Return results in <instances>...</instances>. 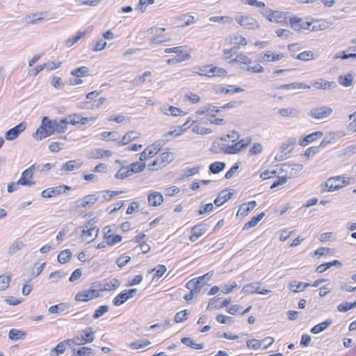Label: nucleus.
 Returning <instances> with one entry per match:
<instances>
[{"label": "nucleus", "mask_w": 356, "mask_h": 356, "mask_svg": "<svg viewBox=\"0 0 356 356\" xmlns=\"http://www.w3.org/2000/svg\"><path fill=\"white\" fill-rule=\"evenodd\" d=\"M263 151V147L261 143H255L253 144L252 147L249 150L250 155H256L261 153Z\"/></svg>", "instance_id": "obj_64"}, {"label": "nucleus", "mask_w": 356, "mask_h": 356, "mask_svg": "<svg viewBox=\"0 0 356 356\" xmlns=\"http://www.w3.org/2000/svg\"><path fill=\"white\" fill-rule=\"evenodd\" d=\"M283 58H284V54L282 53L274 54L271 51H267L266 54H264V56L262 57V60H263V61H267V62L277 61V60H281Z\"/></svg>", "instance_id": "obj_36"}, {"label": "nucleus", "mask_w": 356, "mask_h": 356, "mask_svg": "<svg viewBox=\"0 0 356 356\" xmlns=\"http://www.w3.org/2000/svg\"><path fill=\"white\" fill-rule=\"evenodd\" d=\"M285 19V14L280 11H273L269 21L275 23H282Z\"/></svg>", "instance_id": "obj_48"}, {"label": "nucleus", "mask_w": 356, "mask_h": 356, "mask_svg": "<svg viewBox=\"0 0 356 356\" xmlns=\"http://www.w3.org/2000/svg\"><path fill=\"white\" fill-rule=\"evenodd\" d=\"M333 112L332 108L321 106L316 108H313L309 111V115L312 118L317 120H323L329 117Z\"/></svg>", "instance_id": "obj_2"}, {"label": "nucleus", "mask_w": 356, "mask_h": 356, "mask_svg": "<svg viewBox=\"0 0 356 356\" xmlns=\"http://www.w3.org/2000/svg\"><path fill=\"white\" fill-rule=\"evenodd\" d=\"M303 169V165L299 163L295 164H289V163H284L281 167V172L284 173L286 177L288 178H291L296 176L298 172L302 171Z\"/></svg>", "instance_id": "obj_5"}, {"label": "nucleus", "mask_w": 356, "mask_h": 356, "mask_svg": "<svg viewBox=\"0 0 356 356\" xmlns=\"http://www.w3.org/2000/svg\"><path fill=\"white\" fill-rule=\"evenodd\" d=\"M109 309L108 306L102 305L95 311L93 318L97 319L104 315Z\"/></svg>", "instance_id": "obj_58"}, {"label": "nucleus", "mask_w": 356, "mask_h": 356, "mask_svg": "<svg viewBox=\"0 0 356 356\" xmlns=\"http://www.w3.org/2000/svg\"><path fill=\"white\" fill-rule=\"evenodd\" d=\"M161 143L156 141L154 144L146 147L140 156V161H143L149 158L153 157L161 149Z\"/></svg>", "instance_id": "obj_8"}, {"label": "nucleus", "mask_w": 356, "mask_h": 356, "mask_svg": "<svg viewBox=\"0 0 356 356\" xmlns=\"http://www.w3.org/2000/svg\"><path fill=\"white\" fill-rule=\"evenodd\" d=\"M63 120L66 122V127H67L68 124H72L74 126H80L83 125L88 123V118H82L80 115L73 114L69 115Z\"/></svg>", "instance_id": "obj_10"}, {"label": "nucleus", "mask_w": 356, "mask_h": 356, "mask_svg": "<svg viewBox=\"0 0 356 356\" xmlns=\"http://www.w3.org/2000/svg\"><path fill=\"white\" fill-rule=\"evenodd\" d=\"M226 145L224 143H218V142H213L210 151L215 154H218L220 152L225 153V148Z\"/></svg>", "instance_id": "obj_49"}, {"label": "nucleus", "mask_w": 356, "mask_h": 356, "mask_svg": "<svg viewBox=\"0 0 356 356\" xmlns=\"http://www.w3.org/2000/svg\"><path fill=\"white\" fill-rule=\"evenodd\" d=\"M102 137L106 140H115L118 138L117 131H104L101 134Z\"/></svg>", "instance_id": "obj_62"}, {"label": "nucleus", "mask_w": 356, "mask_h": 356, "mask_svg": "<svg viewBox=\"0 0 356 356\" xmlns=\"http://www.w3.org/2000/svg\"><path fill=\"white\" fill-rule=\"evenodd\" d=\"M339 84L344 87H349L353 85V76L350 74L339 76L338 78Z\"/></svg>", "instance_id": "obj_41"}, {"label": "nucleus", "mask_w": 356, "mask_h": 356, "mask_svg": "<svg viewBox=\"0 0 356 356\" xmlns=\"http://www.w3.org/2000/svg\"><path fill=\"white\" fill-rule=\"evenodd\" d=\"M323 134L322 131H315L307 136H306L302 140L299 142L300 146H306L309 143H311L316 140L318 138L323 136Z\"/></svg>", "instance_id": "obj_20"}, {"label": "nucleus", "mask_w": 356, "mask_h": 356, "mask_svg": "<svg viewBox=\"0 0 356 356\" xmlns=\"http://www.w3.org/2000/svg\"><path fill=\"white\" fill-rule=\"evenodd\" d=\"M47 16V13H34L27 16L25 20L27 23L33 24L42 22Z\"/></svg>", "instance_id": "obj_29"}, {"label": "nucleus", "mask_w": 356, "mask_h": 356, "mask_svg": "<svg viewBox=\"0 0 356 356\" xmlns=\"http://www.w3.org/2000/svg\"><path fill=\"white\" fill-rule=\"evenodd\" d=\"M231 42L234 44L245 46L247 44L246 39L240 35L230 36Z\"/></svg>", "instance_id": "obj_55"}, {"label": "nucleus", "mask_w": 356, "mask_h": 356, "mask_svg": "<svg viewBox=\"0 0 356 356\" xmlns=\"http://www.w3.org/2000/svg\"><path fill=\"white\" fill-rule=\"evenodd\" d=\"M140 136V134L135 131H131L127 133L122 138L121 141L118 143L120 145H124L128 144L130 141L137 139Z\"/></svg>", "instance_id": "obj_31"}, {"label": "nucleus", "mask_w": 356, "mask_h": 356, "mask_svg": "<svg viewBox=\"0 0 356 356\" xmlns=\"http://www.w3.org/2000/svg\"><path fill=\"white\" fill-rule=\"evenodd\" d=\"M71 342L70 348L75 350L76 346H83L89 342V329H86L75 336L73 339H68Z\"/></svg>", "instance_id": "obj_4"}, {"label": "nucleus", "mask_w": 356, "mask_h": 356, "mask_svg": "<svg viewBox=\"0 0 356 356\" xmlns=\"http://www.w3.org/2000/svg\"><path fill=\"white\" fill-rule=\"evenodd\" d=\"M188 314L189 311L188 309L177 312L175 316V321L176 323H182L188 318Z\"/></svg>", "instance_id": "obj_52"}, {"label": "nucleus", "mask_w": 356, "mask_h": 356, "mask_svg": "<svg viewBox=\"0 0 356 356\" xmlns=\"http://www.w3.org/2000/svg\"><path fill=\"white\" fill-rule=\"evenodd\" d=\"M63 189H64L63 186H61L49 188L45 189L42 191L41 196L42 197H47V198L54 197L58 195L64 193L65 191H63Z\"/></svg>", "instance_id": "obj_19"}, {"label": "nucleus", "mask_w": 356, "mask_h": 356, "mask_svg": "<svg viewBox=\"0 0 356 356\" xmlns=\"http://www.w3.org/2000/svg\"><path fill=\"white\" fill-rule=\"evenodd\" d=\"M26 129L24 123H19L13 128L9 129L5 133V138L7 140H13L18 137V136Z\"/></svg>", "instance_id": "obj_13"}, {"label": "nucleus", "mask_w": 356, "mask_h": 356, "mask_svg": "<svg viewBox=\"0 0 356 356\" xmlns=\"http://www.w3.org/2000/svg\"><path fill=\"white\" fill-rule=\"evenodd\" d=\"M261 283L260 282H252L250 284H245L243 289L242 291L248 293H258L259 289H260Z\"/></svg>", "instance_id": "obj_28"}, {"label": "nucleus", "mask_w": 356, "mask_h": 356, "mask_svg": "<svg viewBox=\"0 0 356 356\" xmlns=\"http://www.w3.org/2000/svg\"><path fill=\"white\" fill-rule=\"evenodd\" d=\"M248 348L254 350L259 349L261 347V341L256 339H252L246 341Z\"/></svg>", "instance_id": "obj_61"}, {"label": "nucleus", "mask_w": 356, "mask_h": 356, "mask_svg": "<svg viewBox=\"0 0 356 356\" xmlns=\"http://www.w3.org/2000/svg\"><path fill=\"white\" fill-rule=\"evenodd\" d=\"M334 140V134L330 133L328 134H326L323 140L321 142L320 145L318 146L319 147V151L322 149L325 148L328 145L331 144Z\"/></svg>", "instance_id": "obj_45"}, {"label": "nucleus", "mask_w": 356, "mask_h": 356, "mask_svg": "<svg viewBox=\"0 0 356 356\" xmlns=\"http://www.w3.org/2000/svg\"><path fill=\"white\" fill-rule=\"evenodd\" d=\"M220 111V107L215 106L211 104H207L200 107L195 113L197 115H206L211 117H215Z\"/></svg>", "instance_id": "obj_11"}, {"label": "nucleus", "mask_w": 356, "mask_h": 356, "mask_svg": "<svg viewBox=\"0 0 356 356\" xmlns=\"http://www.w3.org/2000/svg\"><path fill=\"white\" fill-rule=\"evenodd\" d=\"M26 336V334L16 329H11L8 333V337L10 340L17 341L19 339H23Z\"/></svg>", "instance_id": "obj_40"}, {"label": "nucleus", "mask_w": 356, "mask_h": 356, "mask_svg": "<svg viewBox=\"0 0 356 356\" xmlns=\"http://www.w3.org/2000/svg\"><path fill=\"white\" fill-rule=\"evenodd\" d=\"M35 169V165L33 164L26 170H24L22 173L20 178L17 180V184L22 186H32L35 184V181L31 179L33 176V172Z\"/></svg>", "instance_id": "obj_7"}, {"label": "nucleus", "mask_w": 356, "mask_h": 356, "mask_svg": "<svg viewBox=\"0 0 356 356\" xmlns=\"http://www.w3.org/2000/svg\"><path fill=\"white\" fill-rule=\"evenodd\" d=\"M24 246V243L22 240L17 239L10 244L8 250V254H14L17 251L22 250Z\"/></svg>", "instance_id": "obj_34"}, {"label": "nucleus", "mask_w": 356, "mask_h": 356, "mask_svg": "<svg viewBox=\"0 0 356 356\" xmlns=\"http://www.w3.org/2000/svg\"><path fill=\"white\" fill-rule=\"evenodd\" d=\"M70 342H71V341H69L68 339L60 342L56 346V348H52L51 350V355L54 356V353H56V355H58L63 354L65 353L67 347L70 348Z\"/></svg>", "instance_id": "obj_24"}, {"label": "nucleus", "mask_w": 356, "mask_h": 356, "mask_svg": "<svg viewBox=\"0 0 356 356\" xmlns=\"http://www.w3.org/2000/svg\"><path fill=\"white\" fill-rule=\"evenodd\" d=\"M82 165L83 162L81 160H70L62 165L60 170L70 172L79 170Z\"/></svg>", "instance_id": "obj_17"}, {"label": "nucleus", "mask_w": 356, "mask_h": 356, "mask_svg": "<svg viewBox=\"0 0 356 356\" xmlns=\"http://www.w3.org/2000/svg\"><path fill=\"white\" fill-rule=\"evenodd\" d=\"M235 20L243 28L247 29H259L258 22L250 16L239 15L235 17Z\"/></svg>", "instance_id": "obj_6"}, {"label": "nucleus", "mask_w": 356, "mask_h": 356, "mask_svg": "<svg viewBox=\"0 0 356 356\" xmlns=\"http://www.w3.org/2000/svg\"><path fill=\"white\" fill-rule=\"evenodd\" d=\"M89 70L87 67H81L71 72L73 76L86 77L88 76Z\"/></svg>", "instance_id": "obj_43"}, {"label": "nucleus", "mask_w": 356, "mask_h": 356, "mask_svg": "<svg viewBox=\"0 0 356 356\" xmlns=\"http://www.w3.org/2000/svg\"><path fill=\"white\" fill-rule=\"evenodd\" d=\"M45 69L47 71H51L56 69H58L62 65V62L56 61V60H48L47 63H44Z\"/></svg>", "instance_id": "obj_53"}, {"label": "nucleus", "mask_w": 356, "mask_h": 356, "mask_svg": "<svg viewBox=\"0 0 356 356\" xmlns=\"http://www.w3.org/2000/svg\"><path fill=\"white\" fill-rule=\"evenodd\" d=\"M318 56H319L318 54H315L312 51H303V52L299 54L298 55H297L295 57V58L300 60L308 61L310 60L316 59L318 58Z\"/></svg>", "instance_id": "obj_30"}, {"label": "nucleus", "mask_w": 356, "mask_h": 356, "mask_svg": "<svg viewBox=\"0 0 356 356\" xmlns=\"http://www.w3.org/2000/svg\"><path fill=\"white\" fill-rule=\"evenodd\" d=\"M278 113L282 117L298 118L300 111L295 108H280Z\"/></svg>", "instance_id": "obj_23"}, {"label": "nucleus", "mask_w": 356, "mask_h": 356, "mask_svg": "<svg viewBox=\"0 0 356 356\" xmlns=\"http://www.w3.org/2000/svg\"><path fill=\"white\" fill-rule=\"evenodd\" d=\"M159 159V168L165 166V163H170L173 160V156L171 152H163L161 154Z\"/></svg>", "instance_id": "obj_42"}, {"label": "nucleus", "mask_w": 356, "mask_h": 356, "mask_svg": "<svg viewBox=\"0 0 356 356\" xmlns=\"http://www.w3.org/2000/svg\"><path fill=\"white\" fill-rule=\"evenodd\" d=\"M332 323H333L332 319L327 318L324 322H322V323L314 326L311 330V332L313 334H318V333L324 331L325 330H326L327 327H329L330 325H331L332 324Z\"/></svg>", "instance_id": "obj_27"}, {"label": "nucleus", "mask_w": 356, "mask_h": 356, "mask_svg": "<svg viewBox=\"0 0 356 356\" xmlns=\"http://www.w3.org/2000/svg\"><path fill=\"white\" fill-rule=\"evenodd\" d=\"M120 285V282L115 278H113L111 280H104L102 282V290L104 291H111L114 290L115 288Z\"/></svg>", "instance_id": "obj_22"}, {"label": "nucleus", "mask_w": 356, "mask_h": 356, "mask_svg": "<svg viewBox=\"0 0 356 356\" xmlns=\"http://www.w3.org/2000/svg\"><path fill=\"white\" fill-rule=\"evenodd\" d=\"M186 287L189 289L194 295L200 292L202 286L200 285V281L196 277L186 284Z\"/></svg>", "instance_id": "obj_26"}, {"label": "nucleus", "mask_w": 356, "mask_h": 356, "mask_svg": "<svg viewBox=\"0 0 356 356\" xmlns=\"http://www.w3.org/2000/svg\"><path fill=\"white\" fill-rule=\"evenodd\" d=\"M11 281L10 275H0V291H4L6 289Z\"/></svg>", "instance_id": "obj_46"}, {"label": "nucleus", "mask_w": 356, "mask_h": 356, "mask_svg": "<svg viewBox=\"0 0 356 356\" xmlns=\"http://www.w3.org/2000/svg\"><path fill=\"white\" fill-rule=\"evenodd\" d=\"M290 24L295 31H300L301 29L309 30L312 26L311 22H305L302 19L296 17L290 19Z\"/></svg>", "instance_id": "obj_12"}, {"label": "nucleus", "mask_w": 356, "mask_h": 356, "mask_svg": "<svg viewBox=\"0 0 356 356\" xmlns=\"http://www.w3.org/2000/svg\"><path fill=\"white\" fill-rule=\"evenodd\" d=\"M233 195L232 193H227L226 191H222L220 193H219L218 195L214 200V204L217 207L221 206L222 204H224L225 202L228 201L229 199L232 198Z\"/></svg>", "instance_id": "obj_21"}, {"label": "nucleus", "mask_w": 356, "mask_h": 356, "mask_svg": "<svg viewBox=\"0 0 356 356\" xmlns=\"http://www.w3.org/2000/svg\"><path fill=\"white\" fill-rule=\"evenodd\" d=\"M296 143V141L295 138H289L286 142L283 143L280 146L279 152L275 156V159L278 161L284 159L286 155L293 150Z\"/></svg>", "instance_id": "obj_3"}, {"label": "nucleus", "mask_w": 356, "mask_h": 356, "mask_svg": "<svg viewBox=\"0 0 356 356\" xmlns=\"http://www.w3.org/2000/svg\"><path fill=\"white\" fill-rule=\"evenodd\" d=\"M72 252L70 249L62 250L58 256V261L61 264L67 263L72 258Z\"/></svg>", "instance_id": "obj_35"}, {"label": "nucleus", "mask_w": 356, "mask_h": 356, "mask_svg": "<svg viewBox=\"0 0 356 356\" xmlns=\"http://www.w3.org/2000/svg\"><path fill=\"white\" fill-rule=\"evenodd\" d=\"M148 203L150 206L157 207L163 202V197L159 192H151L147 197Z\"/></svg>", "instance_id": "obj_18"}, {"label": "nucleus", "mask_w": 356, "mask_h": 356, "mask_svg": "<svg viewBox=\"0 0 356 356\" xmlns=\"http://www.w3.org/2000/svg\"><path fill=\"white\" fill-rule=\"evenodd\" d=\"M207 230L206 224H198L194 226L191 229V236L190 241L192 242L196 241L200 236H202Z\"/></svg>", "instance_id": "obj_16"}, {"label": "nucleus", "mask_w": 356, "mask_h": 356, "mask_svg": "<svg viewBox=\"0 0 356 356\" xmlns=\"http://www.w3.org/2000/svg\"><path fill=\"white\" fill-rule=\"evenodd\" d=\"M341 177L330 178L325 182V187L328 191H334L341 188L344 184H348L345 177H343L342 184H340Z\"/></svg>", "instance_id": "obj_9"}, {"label": "nucleus", "mask_w": 356, "mask_h": 356, "mask_svg": "<svg viewBox=\"0 0 356 356\" xmlns=\"http://www.w3.org/2000/svg\"><path fill=\"white\" fill-rule=\"evenodd\" d=\"M67 129L66 122L63 119L50 120L48 117L44 116L42 119L41 124L36 129L33 137L41 140L54 134H63Z\"/></svg>", "instance_id": "obj_1"}, {"label": "nucleus", "mask_w": 356, "mask_h": 356, "mask_svg": "<svg viewBox=\"0 0 356 356\" xmlns=\"http://www.w3.org/2000/svg\"><path fill=\"white\" fill-rule=\"evenodd\" d=\"M211 67V65H207L204 66H200L197 67V69L198 70L197 72H195V74H197L200 76H205L207 77L211 78V73L209 72V70H210V67Z\"/></svg>", "instance_id": "obj_54"}, {"label": "nucleus", "mask_w": 356, "mask_h": 356, "mask_svg": "<svg viewBox=\"0 0 356 356\" xmlns=\"http://www.w3.org/2000/svg\"><path fill=\"white\" fill-rule=\"evenodd\" d=\"M192 131L197 134L204 135L211 133V129L209 128H204L199 125H194L192 127Z\"/></svg>", "instance_id": "obj_57"}, {"label": "nucleus", "mask_w": 356, "mask_h": 356, "mask_svg": "<svg viewBox=\"0 0 356 356\" xmlns=\"http://www.w3.org/2000/svg\"><path fill=\"white\" fill-rule=\"evenodd\" d=\"M264 216H265V213L261 212L257 216L252 217L250 221H248V222H246L244 225L243 229L248 230L250 228L254 227L258 224V222L262 220V218L264 217Z\"/></svg>", "instance_id": "obj_32"}, {"label": "nucleus", "mask_w": 356, "mask_h": 356, "mask_svg": "<svg viewBox=\"0 0 356 356\" xmlns=\"http://www.w3.org/2000/svg\"><path fill=\"white\" fill-rule=\"evenodd\" d=\"M311 86L316 90H330L336 87V83L334 81H328L323 79L318 80L312 81Z\"/></svg>", "instance_id": "obj_15"}, {"label": "nucleus", "mask_w": 356, "mask_h": 356, "mask_svg": "<svg viewBox=\"0 0 356 356\" xmlns=\"http://www.w3.org/2000/svg\"><path fill=\"white\" fill-rule=\"evenodd\" d=\"M209 21L222 24H230L233 22V19L229 16H215L211 17L209 18Z\"/></svg>", "instance_id": "obj_44"}, {"label": "nucleus", "mask_w": 356, "mask_h": 356, "mask_svg": "<svg viewBox=\"0 0 356 356\" xmlns=\"http://www.w3.org/2000/svg\"><path fill=\"white\" fill-rule=\"evenodd\" d=\"M309 285L310 284L309 283H303L301 282L294 280L289 283V289L293 293H297L298 291H303L305 289V288H307Z\"/></svg>", "instance_id": "obj_25"}, {"label": "nucleus", "mask_w": 356, "mask_h": 356, "mask_svg": "<svg viewBox=\"0 0 356 356\" xmlns=\"http://www.w3.org/2000/svg\"><path fill=\"white\" fill-rule=\"evenodd\" d=\"M356 307V300L353 303H349L346 302L344 303L340 304L337 306V309L340 312H346L350 309H354Z\"/></svg>", "instance_id": "obj_51"}, {"label": "nucleus", "mask_w": 356, "mask_h": 356, "mask_svg": "<svg viewBox=\"0 0 356 356\" xmlns=\"http://www.w3.org/2000/svg\"><path fill=\"white\" fill-rule=\"evenodd\" d=\"M75 300L78 302H87L89 300V291L85 290L83 292L78 293L75 296Z\"/></svg>", "instance_id": "obj_63"}, {"label": "nucleus", "mask_w": 356, "mask_h": 356, "mask_svg": "<svg viewBox=\"0 0 356 356\" xmlns=\"http://www.w3.org/2000/svg\"><path fill=\"white\" fill-rule=\"evenodd\" d=\"M213 205L212 203H209L205 205H200V209L196 211L197 215H203L206 213L210 212L213 210Z\"/></svg>", "instance_id": "obj_59"}, {"label": "nucleus", "mask_w": 356, "mask_h": 356, "mask_svg": "<svg viewBox=\"0 0 356 356\" xmlns=\"http://www.w3.org/2000/svg\"><path fill=\"white\" fill-rule=\"evenodd\" d=\"M128 300L125 291H122L113 299V302L115 306H120L124 304Z\"/></svg>", "instance_id": "obj_47"}, {"label": "nucleus", "mask_w": 356, "mask_h": 356, "mask_svg": "<svg viewBox=\"0 0 356 356\" xmlns=\"http://www.w3.org/2000/svg\"><path fill=\"white\" fill-rule=\"evenodd\" d=\"M112 155V152L110 150H105L103 149H95L90 152V158L101 159L103 157H110Z\"/></svg>", "instance_id": "obj_33"}, {"label": "nucleus", "mask_w": 356, "mask_h": 356, "mask_svg": "<svg viewBox=\"0 0 356 356\" xmlns=\"http://www.w3.org/2000/svg\"><path fill=\"white\" fill-rule=\"evenodd\" d=\"M98 200L106 201L108 200L107 196L104 192H99L97 194L90 195V204H95Z\"/></svg>", "instance_id": "obj_50"}, {"label": "nucleus", "mask_w": 356, "mask_h": 356, "mask_svg": "<svg viewBox=\"0 0 356 356\" xmlns=\"http://www.w3.org/2000/svg\"><path fill=\"white\" fill-rule=\"evenodd\" d=\"M86 34V31H79L76 35L65 40V47L70 48L75 44L83 36Z\"/></svg>", "instance_id": "obj_38"}, {"label": "nucleus", "mask_w": 356, "mask_h": 356, "mask_svg": "<svg viewBox=\"0 0 356 356\" xmlns=\"http://www.w3.org/2000/svg\"><path fill=\"white\" fill-rule=\"evenodd\" d=\"M226 165L224 162L216 161L209 165V171L213 174H218L222 171Z\"/></svg>", "instance_id": "obj_39"}, {"label": "nucleus", "mask_w": 356, "mask_h": 356, "mask_svg": "<svg viewBox=\"0 0 356 356\" xmlns=\"http://www.w3.org/2000/svg\"><path fill=\"white\" fill-rule=\"evenodd\" d=\"M143 166H139L137 169H129V167L123 166L122 167L115 175V177L119 179H124L127 177H129L134 173H138L142 172Z\"/></svg>", "instance_id": "obj_14"}, {"label": "nucleus", "mask_w": 356, "mask_h": 356, "mask_svg": "<svg viewBox=\"0 0 356 356\" xmlns=\"http://www.w3.org/2000/svg\"><path fill=\"white\" fill-rule=\"evenodd\" d=\"M151 342L148 340H140L132 342L129 345V347L132 349H140L147 346Z\"/></svg>", "instance_id": "obj_56"}, {"label": "nucleus", "mask_w": 356, "mask_h": 356, "mask_svg": "<svg viewBox=\"0 0 356 356\" xmlns=\"http://www.w3.org/2000/svg\"><path fill=\"white\" fill-rule=\"evenodd\" d=\"M209 72H211V77H224L227 74V72L224 68L213 66L212 65L210 70H209Z\"/></svg>", "instance_id": "obj_37"}, {"label": "nucleus", "mask_w": 356, "mask_h": 356, "mask_svg": "<svg viewBox=\"0 0 356 356\" xmlns=\"http://www.w3.org/2000/svg\"><path fill=\"white\" fill-rule=\"evenodd\" d=\"M66 308V306L65 305V304H58V305H53V306H51L50 307H49L48 309V312L50 313V314H58L60 312H63Z\"/></svg>", "instance_id": "obj_60"}]
</instances>
